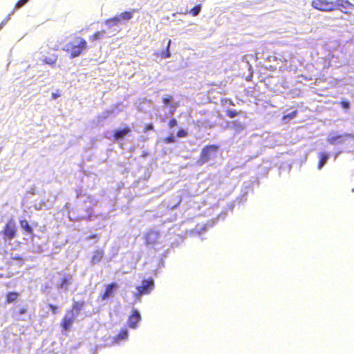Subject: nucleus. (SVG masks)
<instances>
[{"instance_id": "1", "label": "nucleus", "mask_w": 354, "mask_h": 354, "mask_svg": "<svg viewBox=\"0 0 354 354\" xmlns=\"http://www.w3.org/2000/svg\"><path fill=\"white\" fill-rule=\"evenodd\" d=\"M87 48L86 41L80 37H75L68 42L63 48V50L70 54L71 59L79 57L83 50Z\"/></svg>"}, {"instance_id": "2", "label": "nucleus", "mask_w": 354, "mask_h": 354, "mask_svg": "<svg viewBox=\"0 0 354 354\" xmlns=\"http://www.w3.org/2000/svg\"><path fill=\"white\" fill-rule=\"evenodd\" d=\"M218 153V146L211 145L202 149L198 163L203 165L216 159Z\"/></svg>"}, {"instance_id": "3", "label": "nucleus", "mask_w": 354, "mask_h": 354, "mask_svg": "<svg viewBox=\"0 0 354 354\" xmlns=\"http://www.w3.org/2000/svg\"><path fill=\"white\" fill-rule=\"evenodd\" d=\"M327 142L333 145L344 144L346 142H354V136L351 133L338 134L336 132H330L327 138Z\"/></svg>"}, {"instance_id": "4", "label": "nucleus", "mask_w": 354, "mask_h": 354, "mask_svg": "<svg viewBox=\"0 0 354 354\" xmlns=\"http://www.w3.org/2000/svg\"><path fill=\"white\" fill-rule=\"evenodd\" d=\"M154 288V281L152 279H143L140 286L136 287L133 293L136 300H140L142 295L149 294Z\"/></svg>"}, {"instance_id": "5", "label": "nucleus", "mask_w": 354, "mask_h": 354, "mask_svg": "<svg viewBox=\"0 0 354 354\" xmlns=\"http://www.w3.org/2000/svg\"><path fill=\"white\" fill-rule=\"evenodd\" d=\"M133 12L134 10L122 12L111 19L106 20L105 24L111 27L113 26H117L122 21H128L132 18Z\"/></svg>"}, {"instance_id": "6", "label": "nucleus", "mask_w": 354, "mask_h": 354, "mask_svg": "<svg viewBox=\"0 0 354 354\" xmlns=\"http://www.w3.org/2000/svg\"><path fill=\"white\" fill-rule=\"evenodd\" d=\"M311 5L314 8L325 12L335 10L336 6L332 0H313Z\"/></svg>"}, {"instance_id": "7", "label": "nucleus", "mask_w": 354, "mask_h": 354, "mask_svg": "<svg viewBox=\"0 0 354 354\" xmlns=\"http://www.w3.org/2000/svg\"><path fill=\"white\" fill-rule=\"evenodd\" d=\"M16 232H17V228H16L15 223L12 220L9 221L6 223V225L4 227L3 239L5 240H7V239L12 240L15 236Z\"/></svg>"}, {"instance_id": "8", "label": "nucleus", "mask_w": 354, "mask_h": 354, "mask_svg": "<svg viewBox=\"0 0 354 354\" xmlns=\"http://www.w3.org/2000/svg\"><path fill=\"white\" fill-rule=\"evenodd\" d=\"M118 288V286L115 282L106 285L104 291L100 295L101 299L104 301L113 297Z\"/></svg>"}, {"instance_id": "9", "label": "nucleus", "mask_w": 354, "mask_h": 354, "mask_svg": "<svg viewBox=\"0 0 354 354\" xmlns=\"http://www.w3.org/2000/svg\"><path fill=\"white\" fill-rule=\"evenodd\" d=\"M75 313L73 311H68L64 317L61 326L64 330H68L71 327L75 318Z\"/></svg>"}, {"instance_id": "10", "label": "nucleus", "mask_w": 354, "mask_h": 354, "mask_svg": "<svg viewBox=\"0 0 354 354\" xmlns=\"http://www.w3.org/2000/svg\"><path fill=\"white\" fill-rule=\"evenodd\" d=\"M141 320V315L137 309L132 310L131 315L128 319V326L131 328L136 329L138 327V324Z\"/></svg>"}, {"instance_id": "11", "label": "nucleus", "mask_w": 354, "mask_h": 354, "mask_svg": "<svg viewBox=\"0 0 354 354\" xmlns=\"http://www.w3.org/2000/svg\"><path fill=\"white\" fill-rule=\"evenodd\" d=\"M159 237L160 235L158 232L150 230L145 236L146 244L153 245L157 242Z\"/></svg>"}, {"instance_id": "12", "label": "nucleus", "mask_w": 354, "mask_h": 354, "mask_svg": "<svg viewBox=\"0 0 354 354\" xmlns=\"http://www.w3.org/2000/svg\"><path fill=\"white\" fill-rule=\"evenodd\" d=\"M71 283L72 277L69 274L65 275L62 278L61 281L57 284V287L59 290H62L64 292H66Z\"/></svg>"}, {"instance_id": "13", "label": "nucleus", "mask_w": 354, "mask_h": 354, "mask_svg": "<svg viewBox=\"0 0 354 354\" xmlns=\"http://www.w3.org/2000/svg\"><path fill=\"white\" fill-rule=\"evenodd\" d=\"M214 223V220L212 221V224H210V222L205 224H198L191 232L194 235H201L203 232H205L208 227H212Z\"/></svg>"}, {"instance_id": "14", "label": "nucleus", "mask_w": 354, "mask_h": 354, "mask_svg": "<svg viewBox=\"0 0 354 354\" xmlns=\"http://www.w3.org/2000/svg\"><path fill=\"white\" fill-rule=\"evenodd\" d=\"M130 129L129 127H124L123 129H116L114 131V139L115 140L122 139L126 135H127L130 132Z\"/></svg>"}, {"instance_id": "15", "label": "nucleus", "mask_w": 354, "mask_h": 354, "mask_svg": "<svg viewBox=\"0 0 354 354\" xmlns=\"http://www.w3.org/2000/svg\"><path fill=\"white\" fill-rule=\"evenodd\" d=\"M333 3L336 4L335 9L339 8L341 10H346L352 6V4L347 0H337L333 1Z\"/></svg>"}, {"instance_id": "16", "label": "nucleus", "mask_w": 354, "mask_h": 354, "mask_svg": "<svg viewBox=\"0 0 354 354\" xmlns=\"http://www.w3.org/2000/svg\"><path fill=\"white\" fill-rule=\"evenodd\" d=\"M319 164H318V169H321L323 168V167L326 165L327 162L328 158H329V154L326 152H321L319 154Z\"/></svg>"}, {"instance_id": "17", "label": "nucleus", "mask_w": 354, "mask_h": 354, "mask_svg": "<svg viewBox=\"0 0 354 354\" xmlns=\"http://www.w3.org/2000/svg\"><path fill=\"white\" fill-rule=\"evenodd\" d=\"M128 338V330L124 328L122 329L119 334L114 337V342L119 344L121 341L127 339Z\"/></svg>"}, {"instance_id": "18", "label": "nucleus", "mask_w": 354, "mask_h": 354, "mask_svg": "<svg viewBox=\"0 0 354 354\" xmlns=\"http://www.w3.org/2000/svg\"><path fill=\"white\" fill-rule=\"evenodd\" d=\"M84 306V301H74L71 311H73L75 313V315L77 316L82 310Z\"/></svg>"}, {"instance_id": "19", "label": "nucleus", "mask_w": 354, "mask_h": 354, "mask_svg": "<svg viewBox=\"0 0 354 354\" xmlns=\"http://www.w3.org/2000/svg\"><path fill=\"white\" fill-rule=\"evenodd\" d=\"M104 256V252L102 250H96L94 254H93V256L91 259V263L93 265H95L97 263H99L101 259H102Z\"/></svg>"}, {"instance_id": "20", "label": "nucleus", "mask_w": 354, "mask_h": 354, "mask_svg": "<svg viewBox=\"0 0 354 354\" xmlns=\"http://www.w3.org/2000/svg\"><path fill=\"white\" fill-rule=\"evenodd\" d=\"M20 226L27 234H31L32 232V228L26 220H20Z\"/></svg>"}, {"instance_id": "21", "label": "nucleus", "mask_w": 354, "mask_h": 354, "mask_svg": "<svg viewBox=\"0 0 354 354\" xmlns=\"http://www.w3.org/2000/svg\"><path fill=\"white\" fill-rule=\"evenodd\" d=\"M171 41L169 39L167 41L166 49L162 50L160 53L161 57L163 59L169 58L171 57V53L169 50V48L171 46Z\"/></svg>"}, {"instance_id": "22", "label": "nucleus", "mask_w": 354, "mask_h": 354, "mask_svg": "<svg viewBox=\"0 0 354 354\" xmlns=\"http://www.w3.org/2000/svg\"><path fill=\"white\" fill-rule=\"evenodd\" d=\"M19 295L16 292H10L7 294L6 300L8 303H12L17 300Z\"/></svg>"}, {"instance_id": "23", "label": "nucleus", "mask_w": 354, "mask_h": 354, "mask_svg": "<svg viewBox=\"0 0 354 354\" xmlns=\"http://www.w3.org/2000/svg\"><path fill=\"white\" fill-rule=\"evenodd\" d=\"M57 59V57L55 55H53L50 57H45L44 59V62L47 64L53 66L56 63Z\"/></svg>"}, {"instance_id": "24", "label": "nucleus", "mask_w": 354, "mask_h": 354, "mask_svg": "<svg viewBox=\"0 0 354 354\" xmlns=\"http://www.w3.org/2000/svg\"><path fill=\"white\" fill-rule=\"evenodd\" d=\"M297 111L295 110V111H292L291 113L285 115L283 117V120L285 122H288V121L290 120L291 119L295 118L297 115Z\"/></svg>"}, {"instance_id": "25", "label": "nucleus", "mask_w": 354, "mask_h": 354, "mask_svg": "<svg viewBox=\"0 0 354 354\" xmlns=\"http://www.w3.org/2000/svg\"><path fill=\"white\" fill-rule=\"evenodd\" d=\"M201 10V5L198 4L195 6L191 10L190 14H192V16L196 17L197 16Z\"/></svg>"}, {"instance_id": "26", "label": "nucleus", "mask_w": 354, "mask_h": 354, "mask_svg": "<svg viewBox=\"0 0 354 354\" xmlns=\"http://www.w3.org/2000/svg\"><path fill=\"white\" fill-rule=\"evenodd\" d=\"M104 34V31H97L91 37L90 39L92 41L99 39Z\"/></svg>"}, {"instance_id": "27", "label": "nucleus", "mask_w": 354, "mask_h": 354, "mask_svg": "<svg viewBox=\"0 0 354 354\" xmlns=\"http://www.w3.org/2000/svg\"><path fill=\"white\" fill-rule=\"evenodd\" d=\"M28 1L29 0H19L15 4V7L13 10L23 7Z\"/></svg>"}, {"instance_id": "28", "label": "nucleus", "mask_w": 354, "mask_h": 354, "mask_svg": "<svg viewBox=\"0 0 354 354\" xmlns=\"http://www.w3.org/2000/svg\"><path fill=\"white\" fill-rule=\"evenodd\" d=\"M15 10H12L8 17L2 21V22L0 24V30H1L3 27V26L10 20V17L14 14Z\"/></svg>"}, {"instance_id": "29", "label": "nucleus", "mask_w": 354, "mask_h": 354, "mask_svg": "<svg viewBox=\"0 0 354 354\" xmlns=\"http://www.w3.org/2000/svg\"><path fill=\"white\" fill-rule=\"evenodd\" d=\"M27 312L26 308H21L19 311V314L15 313V316L18 319H24L21 316L24 314H26Z\"/></svg>"}, {"instance_id": "30", "label": "nucleus", "mask_w": 354, "mask_h": 354, "mask_svg": "<svg viewBox=\"0 0 354 354\" xmlns=\"http://www.w3.org/2000/svg\"><path fill=\"white\" fill-rule=\"evenodd\" d=\"M238 115V112L237 111L234 110V109H230V110H228L227 111V115L230 118H235L236 116H237Z\"/></svg>"}, {"instance_id": "31", "label": "nucleus", "mask_w": 354, "mask_h": 354, "mask_svg": "<svg viewBox=\"0 0 354 354\" xmlns=\"http://www.w3.org/2000/svg\"><path fill=\"white\" fill-rule=\"evenodd\" d=\"M172 100V97L171 95H167L162 98V102L165 105H169Z\"/></svg>"}, {"instance_id": "32", "label": "nucleus", "mask_w": 354, "mask_h": 354, "mask_svg": "<svg viewBox=\"0 0 354 354\" xmlns=\"http://www.w3.org/2000/svg\"><path fill=\"white\" fill-rule=\"evenodd\" d=\"M187 133L185 130L181 129L177 132V136L178 138H183L187 136Z\"/></svg>"}, {"instance_id": "33", "label": "nucleus", "mask_w": 354, "mask_h": 354, "mask_svg": "<svg viewBox=\"0 0 354 354\" xmlns=\"http://www.w3.org/2000/svg\"><path fill=\"white\" fill-rule=\"evenodd\" d=\"M165 141L167 143H173L175 142V137L174 136H168L165 139Z\"/></svg>"}, {"instance_id": "34", "label": "nucleus", "mask_w": 354, "mask_h": 354, "mask_svg": "<svg viewBox=\"0 0 354 354\" xmlns=\"http://www.w3.org/2000/svg\"><path fill=\"white\" fill-rule=\"evenodd\" d=\"M177 125V120L175 118H172L169 122V128H174Z\"/></svg>"}, {"instance_id": "35", "label": "nucleus", "mask_w": 354, "mask_h": 354, "mask_svg": "<svg viewBox=\"0 0 354 354\" xmlns=\"http://www.w3.org/2000/svg\"><path fill=\"white\" fill-rule=\"evenodd\" d=\"M48 306H49V308L50 309V310L52 311V313L53 314H56L57 313V306H55L53 304H50L48 305Z\"/></svg>"}, {"instance_id": "36", "label": "nucleus", "mask_w": 354, "mask_h": 354, "mask_svg": "<svg viewBox=\"0 0 354 354\" xmlns=\"http://www.w3.org/2000/svg\"><path fill=\"white\" fill-rule=\"evenodd\" d=\"M342 106L344 109H348L350 107V103L348 101H342Z\"/></svg>"}, {"instance_id": "37", "label": "nucleus", "mask_w": 354, "mask_h": 354, "mask_svg": "<svg viewBox=\"0 0 354 354\" xmlns=\"http://www.w3.org/2000/svg\"><path fill=\"white\" fill-rule=\"evenodd\" d=\"M226 216V213H221V214L218 216V218H215V220H218L219 218L224 219Z\"/></svg>"}, {"instance_id": "38", "label": "nucleus", "mask_w": 354, "mask_h": 354, "mask_svg": "<svg viewBox=\"0 0 354 354\" xmlns=\"http://www.w3.org/2000/svg\"><path fill=\"white\" fill-rule=\"evenodd\" d=\"M52 97H53V99L55 100V99H57L58 97H59V94H58V93H53V94H52Z\"/></svg>"}, {"instance_id": "39", "label": "nucleus", "mask_w": 354, "mask_h": 354, "mask_svg": "<svg viewBox=\"0 0 354 354\" xmlns=\"http://www.w3.org/2000/svg\"><path fill=\"white\" fill-rule=\"evenodd\" d=\"M152 128H153V125H152V124H149V125L147 126V129H148V130H151V129H152Z\"/></svg>"}, {"instance_id": "40", "label": "nucleus", "mask_w": 354, "mask_h": 354, "mask_svg": "<svg viewBox=\"0 0 354 354\" xmlns=\"http://www.w3.org/2000/svg\"><path fill=\"white\" fill-rule=\"evenodd\" d=\"M95 237H96V235H92V236H89V238H88V239H94V238H95Z\"/></svg>"}, {"instance_id": "41", "label": "nucleus", "mask_w": 354, "mask_h": 354, "mask_svg": "<svg viewBox=\"0 0 354 354\" xmlns=\"http://www.w3.org/2000/svg\"><path fill=\"white\" fill-rule=\"evenodd\" d=\"M340 153H341V152H338V153H335V159H336V158H337V157L338 156V155H339Z\"/></svg>"}, {"instance_id": "42", "label": "nucleus", "mask_w": 354, "mask_h": 354, "mask_svg": "<svg viewBox=\"0 0 354 354\" xmlns=\"http://www.w3.org/2000/svg\"><path fill=\"white\" fill-rule=\"evenodd\" d=\"M39 209H41V204L39 205Z\"/></svg>"}, {"instance_id": "43", "label": "nucleus", "mask_w": 354, "mask_h": 354, "mask_svg": "<svg viewBox=\"0 0 354 354\" xmlns=\"http://www.w3.org/2000/svg\"><path fill=\"white\" fill-rule=\"evenodd\" d=\"M230 104L234 105V103L232 102H230Z\"/></svg>"}, {"instance_id": "44", "label": "nucleus", "mask_w": 354, "mask_h": 354, "mask_svg": "<svg viewBox=\"0 0 354 354\" xmlns=\"http://www.w3.org/2000/svg\"><path fill=\"white\" fill-rule=\"evenodd\" d=\"M1 277V275H0V277Z\"/></svg>"}]
</instances>
